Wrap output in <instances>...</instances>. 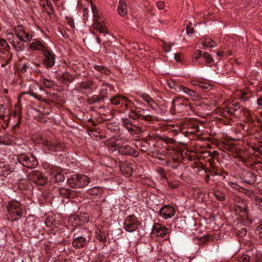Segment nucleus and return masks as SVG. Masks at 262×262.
Instances as JSON below:
<instances>
[{"label": "nucleus", "instance_id": "obj_11", "mask_svg": "<svg viewBox=\"0 0 262 262\" xmlns=\"http://www.w3.org/2000/svg\"><path fill=\"white\" fill-rule=\"evenodd\" d=\"M14 31L17 37L20 40L25 42L29 41L32 37L31 35L25 31L24 27L21 25L16 26L14 29Z\"/></svg>", "mask_w": 262, "mask_h": 262}, {"label": "nucleus", "instance_id": "obj_8", "mask_svg": "<svg viewBox=\"0 0 262 262\" xmlns=\"http://www.w3.org/2000/svg\"><path fill=\"white\" fill-rule=\"evenodd\" d=\"M68 221L73 226H75L76 225H82L88 223L89 219L88 214L86 213H83L80 214L71 215Z\"/></svg>", "mask_w": 262, "mask_h": 262}, {"label": "nucleus", "instance_id": "obj_6", "mask_svg": "<svg viewBox=\"0 0 262 262\" xmlns=\"http://www.w3.org/2000/svg\"><path fill=\"white\" fill-rule=\"evenodd\" d=\"M17 201H11L8 206V211L13 221L18 220L22 216L23 210L19 207Z\"/></svg>", "mask_w": 262, "mask_h": 262}, {"label": "nucleus", "instance_id": "obj_19", "mask_svg": "<svg viewBox=\"0 0 262 262\" xmlns=\"http://www.w3.org/2000/svg\"><path fill=\"white\" fill-rule=\"evenodd\" d=\"M167 229L161 225H155L152 228V233L157 237H163L167 234Z\"/></svg>", "mask_w": 262, "mask_h": 262}, {"label": "nucleus", "instance_id": "obj_51", "mask_svg": "<svg viewBox=\"0 0 262 262\" xmlns=\"http://www.w3.org/2000/svg\"><path fill=\"white\" fill-rule=\"evenodd\" d=\"M171 45H166L163 47L164 51L165 52H170L171 51Z\"/></svg>", "mask_w": 262, "mask_h": 262}, {"label": "nucleus", "instance_id": "obj_53", "mask_svg": "<svg viewBox=\"0 0 262 262\" xmlns=\"http://www.w3.org/2000/svg\"><path fill=\"white\" fill-rule=\"evenodd\" d=\"M242 96L239 97V99L242 101H246L248 99V97L246 96V93H243Z\"/></svg>", "mask_w": 262, "mask_h": 262}, {"label": "nucleus", "instance_id": "obj_20", "mask_svg": "<svg viewBox=\"0 0 262 262\" xmlns=\"http://www.w3.org/2000/svg\"><path fill=\"white\" fill-rule=\"evenodd\" d=\"M47 48V47L45 45V44L39 40L34 39L29 44V49L33 51L39 50L43 52Z\"/></svg>", "mask_w": 262, "mask_h": 262}, {"label": "nucleus", "instance_id": "obj_43", "mask_svg": "<svg viewBox=\"0 0 262 262\" xmlns=\"http://www.w3.org/2000/svg\"><path fill=\"white\" fill-rule=\"evenodd\" d=\"M97 191H98V187H95L89 191V194L90 195H97Z\"/></svg>", "mask_w": 262, "mask_h": 262}, {"label": "nucleus", "instance_id": "obj_23", "mask_svg": "<svg viewBox=\"0 0 262 262\" xmlns=\"http://www.w3.org/2000/svg\"><path fill=\"white\" fill-rule=\"evenodd\" d=\"M147 111V110H145L140 107H138L136 109V114L138 116H140L142 118V119L148 121H151L153 120V117H152L151 115H144V114H145V112Z\"/></svg>", "mask_w": 262, "mask_h": 262}, {"label": "nucleus", "instance_id": "obj_26", "mask_svg": "<svg viewBox=\"0 0 262 262\" xmlns=\"http://www.w3.org/2000/svg\"><path fill=\"white\" fill-rule=\"evenodd\" d=\"M10 43L16 52H20L24 50V46L23 43L18 40L17 37L14 40H13V41H11Z\"/></svg>", "mask_w": 262, "mask_h": 262}, {"label": "nucleus", "instance_id": "obj_37", "mask_svg": "<svg viewBox=\"0 0 262 262\" xmlns=\"http://www.w3.org/2000/svg\"><path fill=\"white\" fill-rule=\"evenodd\" d=\"M54 178H55V181L56 182H63L65 179L64 176L62 173H59V172L55 174Z\"/></svg>", "mask_w": 262, "mask_h": 262}, {"label": "nucleus", "instance_id": "obj_36", "mask_svg": "<svg viewBox=\"0 0 262 262\" xmlns=\"http://www.w3.org/2000/svg\"><path fill=\"white\" fill-rule=\"evenodd\" d=\"M180 156L182 159L184 160L187 159L189 161H192L195 159V156L194 155H188L186 153H185V154L182 153Z\"/></svg>", "mask_w": 262, "mask_h": 262}, {"label": "nucleus", "instance_id": "obj_1", "mask_svg": "<svg viewBox=\"0 0 262 262\" xmlns=\"http://www.w3.org/2000/svg\"><path fill=\"white\" fill-rule=\"evenodd\" d=\"M99 106V140L104 138H112L111 133L116 132L115 126L108 122L113 117L110 109L104 110Z\"/></svg>", "mask_w": 262, "mask_h": 262}, {"label": "nucleus", "instance_id": "obj_18", "mask_svg": "<svg viewBox=\"0 0 262 262\" xmlns=\"http://www.w3.org/2000/svg\"><path fill=\"white\" fill-rule=\"evenodd\" d=\"M172 107L174 110H176L178 106L183 105V106H190V103L188 99L183 96H179L175 98L172 101Z\"/></svg>", "mask_w": 262, "mask_h": 262}, {"label": "nucleus", "instance_id": "obj_22", "mask_svg": "<svg viewBox=\"0 0 262 262\" xmlns=\"http://www.w3.org/2000/svg\"><path fill=\"white\" fill-rule=\"evenodd\" d=\"M74 239L72 242L74 247L80 248L84 246L86 244V239L82 236H76V234L74 235Z\"/></svg>", "mask_w": 262, "mask_h": 262}, {"label": "nucleus", "instance_id": "obj_50", "mask_svg": "<svg viewBox=\"0 0 262 262\" xmlns=\"http://www.w3.org/2000/svg\"><path fill=\"white\" fill-rule=\"evenodd\" d=\"M209 236L210 235L209 234H207L205 236H203L201 237L200 241L201 243H204L206 241H207V240L209 239Z\"/></svg>", "mask_w": 262, "mask_h": 262}, {"label": "nucleus", "instance_id": "obj_14", "mask_svg": "<svg viewBox=\"0 0 262 262\" xmlns=\"http://www.w3.org/2000/svg\"><path fill=\"white\" fill-rule=\"evenodd\" d=\"M256 176L252 171H245L240 175L241 179L248 184H253L256 181Z\"/></svg>", "mask_w": 262, "mask_h": 262}, {"label": "nucleus", "instance_id": "obj_35", "mask_svg": "<svg viewBox=\"0 0 262 262\" xmlns=\"http://www.w3.org/2000/svg\"><path fill=\"white\" fill-rule=\"evenodd\" d=\"M41 82L43 86L46 88H51L53 85V82L49 79H41Z\"/></svg>", "mask_w": 262, "mask_h": 262}, {"label": "nucleus", "instance_id": "obj_2", "mask_svg": "<svg viewBox=\"0 0 262 262\" xmlns=\"http://www.w3.org/2000/svg\"><path fill=\"white\" fill-rule=\"evenodd\" d=\"M182 134L185 137L193 136L201 132L198 121L193 118H189L184 120L180 127Z\"/></svg>", "mask_w": 262, "mask_h": 262}, {"label": "nucleus", "instance_id": "obj_4", "mask_svg": "<svg viewBox=\"0 0 262 262\" xmlns=\"http://www.w3.org/2000/svg\"><path fill=\"white\" fill-rule=\"evenodd\" d=\"M242 111L245 114H249V111L247 108L245 107L241 108L240 103L236 102L230 106L226 107L223 109L222 113L223 116L226 118H227V115L237 117L241 115Z\"/></svg>", "mask_w": 262, "mask_h": 262}, {"label": "nucleus", "instance_id": "obj_38", "mask_svg": "<svg viewBox=\"0 0 262 262\" xmlns=\"http://www.w3.org/2000/svg\"><path fill=\"white\" fill-rule=\"evenodd\" d=\"M99 74H104V75H107L110 74V70L106 67L99 66Z\"/></svg>", "mask_w": 262, "mask_h": 262}, {"label": "nucleus", "instance_id": "obj_46", "mask_svg": "<svg viewBox=\"0 0 262 262\" xmlns=\"http://www.w3.org/2000/svg\"><path fill=\"white\" fill-rule=\"evenodd\" d=\"M164 141L166 144H172L174 143L176 141L174 139L171 138H166L164 139Z\"/></svg>", "mask_w": 262, "mask_h": 262}, {"label": "nucleus", "instance_id": "obj_29", "mask_svg": "<svg viewBox=\"0 0 262 262\" xmlns=\"http://www.w3.org/2000/svg\"><path fill=\"white\" fill-rule=\"evenodd\" d=\"M126 4L120 1V5L118 8V12L121 16H124L126 13Z\"/></svg>", "mask_w": 262, "mask_h": 262}, {"label": "nucleus", "instance_id": "obj_25", "mask_svg": "<svg viewBox=\"0 0 262 262\" xmlns=\"http://www.w3.org/2000/svg\"><path fill=\"white\" fill-rule=\"evenodd\" d=\"M59 192V194L62 196H69V195H74V191L66 188H57L55 189Z\"/></svg>", "mask_w": 262, "mask_h": 262}, {"label": "nucleus", "instance_id": "obj_52", "mask_svg": "<svg viewBox=\"0 0 262 262\" xmlns=\"http://www.w3.org/2000/svg\"><path fill=\"white\" fill-rule=\"evenodd\" d=\"M174 59L177 62H182L181 55L178 53H177L174 55Z\"/></svg>", "mask_w": 262, "mask_h": 262}, {"label": "nucleus", "instance_id": "obj_5", "mask_svg": "<svg viewBox=\"0 0 262 262\" xmlns=\"http://www.w3.org/2000/svg\"><path fill=\"white\" fill-rule=\"evenodd\" d=\"M45 149L50 152L61 151L63 148L62 143L57 139L54 138H48L42 142Z\"/></svg>", "mask_w": 262, "mask_h": 262}, {"label": "nucleus", "instance_id": "obj_16", "mask_svg": "<svg viewBox=\"0 0 262 262\" xmlns=\"http://www.w3.org/2000/svg\"><path fill=\"white\" fill-rule=\"evenodd\" d=\"M99 43H100V36L102 35L106 37L107 39L111 36V34L107 28V24L103 20H101L99 16Z\"/></svg>", "mask_w": 262, "mask_h": 262}, {"label": "nucleus", "instance_id": "obj_42", "mask_svg": "<svg viewBox=\"0 0 262 262\" xmlns=\"http://www.w3.org/2000/svg\"><path fill=\"white\" fill-rule=\"evenodd\" d=\"M124 126L129 132H133L134 130V129L132 128V124L129 122L125 121L124 122Z\"/></svg>", "mask_w": 262, "mask_h": 262}, {"label": "nucleus", "instance_id": "obj_15", "mask_svg": "<svg viewBox=\"0 0 262 262\" xmlns=\"http://www.w3.org/2000/svg\"><path fill=\"white\" fill-rule=\"evenodd\" d=\"M201 57L205 59L207 63H211L213 62V59L209 54L207 52L202 54V51L200 50H196L192 56L193 60H195V61H196Z\"/></svg>", "mask_w": 262, "mask_h": 262}, {"label": "nucleus", "instance_id": "obj_44", "mask_svg": "<svg viewBox=\"0 0 262 262\" xmlns=\"http://www.w3.org/2000/svg\"><path fill=\"white\" fill-rule=\"evenodd\" d=\"M156 5L159 9L162 10L164 8L165 4L163 2L159 1L157 3Z\"/></svg>", "mask_w": 262, "mask_h": 262}, {"label": "nucleus", "instance_id": "obj_12", "mask_svg": "<svg viewBox=\"0 0 262 262\" xmlns=\"http://www.w3.org/2000/svg\"><path fill=\"white\" fill-rule=\"evenodd\" d=\"M175 209L169 205L163 206L159 211L160 216L164 219H168L172 217L175 214Z\"/></svg>", "mask_w": 262, "mask_h": 262}, {"label": "nucleus", "instance_id": "obj_55", "mask_svg": "<svg viewBox=\"0 0 262 262\" xmlns=\"http://www.w3.org/2000/svg\"><path fill=\"white\" fill-rule=\"evenodd\" d=\"M257 103L258 105H262V97H260L257 99Z\"/></svg>", "mask_w": 262, "mask_h": 262}, {"label": "nucleus", "instance_id": "obj_64", "mask_svg": "<svg viewBox=\"0 0 262 262\" xmlns=\"http://www.w3.org/2000/svg\"><path fill=\"white\" fill-rule=\"evenodd\" d=\"M99 164H102V163L100 162V161H99Z\"/></svg>", "mask_w": 262, "mask_h": 262}, {"label": "nucleus", "instance_id": "obj_3", "mask_svg": "<svg viewBox=\"0 0 262 262\" xmlns=\"http://www.w3.org/2000/svg\"><path fill=\"white\" fill-rule=\"evenodd\" d=\"M68 182L71 187L82 188L88 185L90 179L85 175L74 174L68 178Z\"/></svg>", "mask_w": 262, "mask_h": 262}, {"label": "nucleus", "instance_id": "obj_30", "mask_svg": "<svg viewBox=\"0 0 262 262\" xmlns=\"http://www.w3.org/2000/svg\"><path fill=\"white\" fill-rule=\"evenodd\" d=\"M182 162V159L181 157V156H177V158H174L172 159V161L170 162V165L171 167L174 169L177 168L179 166L180 163Z\"/></svg>", "mask_w": 262, "mask_h": 262}, {"label": "nucleus", "instance_id": "obj_48", "mask_svg": "<svg viewBox=\"0 0 262 262\" xmlns=\"http://www.w3.org/2000/svg\"><path fill=\"white\" fill-rule=\"evenodd\" d=\"M130 152V155L134 157H138L139 155V152L137 150H134L132 147Z\"/></svg>", "mask_w": 262, "mask_h": 262}, {"label": "nucleus", "instance_id": "obj_60", "mask_svg": "<svg viewBox=\"0 0 262 262\" xmlns=\"http://www.w3.org/2000/svg\"><path fill=\"white\" fill-rule=\"evenodd\" d=\"M92 10H93V13H94V16H95V13H94V8L93 6H92Z\"/></svg>", "mask_w": 262, "mask_h": 262}, {"label": "nucleus", "instance_id": "obj_27", "mask_svg": "<svg viewBox=\"0 0 262 262\" xmlns=\"http://www.w3.org/2000/svg\"><path fill=\"white\" fill-rule=\"evenodd\" d=\"M167 85L171 89L174 90L176 92L181 91L183 85H179L176 81L173 80H169L167 81Z\"/></svg>", "mask_w": 262, "mask_h": 262}, {"label": "nucleus", "instance_id": "obj_31", "mask_svg": "<svg viewBox=\"0 0 262 262\" xmlns=\"http://www.w3.org/2000/svg\"><path fill=\"white\" fill-rule=\"evenodd\" d=\"M181 91L184 92L192 98H195L197 96L196 93L194 91L183 85L182 86Z\"/></svg>", "mask_w": 262, "mask_h": 262}, {"label": "nucleus", "instance_id": "obj_24", "mask_svg": "<svg viewBox=\"0 0 262 262\" xmlns=\"http://www.w3.org/2000/svg\"><path fill=\"white\" fill-rule=\"evenodd\" d=\"M118 152L122 155L130 156L132 147L129 145L119 146L118 148Z\"/></svg>", "mask_w": 262, "mask_h": 262}, {"label": "nucleus", "instance_id": "obj_34", "mask_svg": "<svg viewBox=\"0 0 262 262\" xmlns=\"http://www.w3.org/2000/svg\"><path fill=\"white\" fill-rule=\"evenodd\" d=\"M100 90L101 91L99 92V103L101 100L104 99L107 94V90L104 86H103V88H102Z\"/></svg>", "mask_w": 262, "mask_h": 262}, {"label": "nucleus", "instance_id": "obj_33", "mask_svg": "<svg viewBox=\"0 0 262 262\" xmlns=\"http://www.w3.org/2000/svg\"><path fill=\"white\" fill-rule=\"evenodd\" d=\"M62 78L63 81L70 82L74 79V77L69 72H66L62 73Z\"/></svg>", "mask_w": 262, "mask_h": 262}, {"label": "nucleus", "instance_id": "obj_40", "mask_svg": "<svg viewBox=\"0 0 262 262\" xmlns=\"http://www.w3.org/2000/svg\"><path fill=\"white\" fill-rule=\"evenodd\" d=\"M6 38L8 41L10 42L14 40L17 37H15L13 33H8L6 35Z\"/></svg>", "mask_w": 262, "mask_h": 262}, {"label": "nucleus", "instance_id": "obj_63", "mask_svg": "<svg viewBox=\"0 0 262 262\" xmlns=\"http://www.w3.org/2000/svg\"><path fill=\"white\" fill-rule=\"evenodd\" d=\"M105 48V47H104V48H103V52H105V49H104Z\"/></svg>", "mask_w": 262, "mask_h": 262}, {"label": "nucleus", "instance_id": "obj_47", "mask_svg": "<svg viewBox=\"0 0 262 262\" xmlns=\"http://www.w3.org/2000/svg\"><path fill=\"white\" fill-rule=\"evenodd\" d=\"M194 32V29L190 26H187L186 27V32L187 34L189 35H191L193 34Z\"/></svg>", "mask_w": 262, "mask_h": 262}, {"label": "nucleus", "instance_id": "obj_62", "mask_svg": "<svg viewBox=\"0 0 262 262\" xmlns=\"http://www.w3.org/2000/svg\"><path fill=\"white\" fill-rule=\"evenodd\" d=\"M217 54L218 56H221L222 55V53H218Z\"/></svg>", "mask_w": 262, "mask_h": 262}, {"label": "nucleus", "instance_id": "obj_59", "mask_svg": "<svg viewBox=\"0 0 262 262\" xmlns=\"http://www.w3.org/2000/svg\"><path fill=\"white\" fill-rule=\"evenodd\" d=\"M219 200H220V201H223V200L224 198L221 197V198H219Z\"/></svg>", "mask_w": 262, "mask_h": 262}, {"label": "nucleus", "instance_id": "obj_61", "mask_svg": "<svg viewBox=\"0 0 262 262\" xmlns=\"http://www.w3.org/2000/svg\"><path fill=\"white\" fill-rule=\"evenodd\" d=\"M103 81V79H100V76L99 75V82Z\"/></svg>", "mask_w": 262, "mask_h": 262}, {"label": "nucleus", "instance_id": "obj_49", "mask_svg": "<svg viewBox=\"0 0 262 262\" xmlns=\"http://www.w3.org/2000/svg\"><path fill=\"white\" fill-rule=\"evenodd\" d=\"M247 230L245 228H243L241 229V230L239 231L238 235L240 236H245L246 234Z\"/></svg>", "mask_w": 262, "mask_h": 262}, {"label": "nucleus", "instance_id": "obj_54", "mask_svg": "<svg viewBox=\"0 0 262 262\" xmlns=\"http://www.w3.org/2000/svg\"><path fill=\"white\" fill-rule=\"evenodd\" d=\"M109 143L107 142V140L105 141H101V143L99 142V149L103 147V145H108Z\"/></svg>", "mask_w": 262, "mask_h": 262}, {"label": "nucleus", "instance_id": "obj_57", "mask_svg": "<svg viewBox=\"0 0 262 262\" xmlns=\"http://www.w3.org/2000/svg\"><path fill=\"white\" fill-rule=\"evenodd\" d=\"M0 144H6L3 141V139L2 138H0Z\"/></svg>", "mask_w": 262, "mask_h": 262}, {"label": "nucleus", "instance_id": "obj_28", "mask_svg": "<svg viewBox=\"0 0 262 262\" xmlns=\"http://www.w3.org/2000/svg\"><path fill=\"white\" fill-rule=\"evenodd\" d=\"M195 85H197L200 90H202L205 92H207L211 89V85L206 82H198Z\"/></svg>", "mask_w": 262, "mask_h": 262}, {"label": "nucleus", "instance_id": "obj_39", "mask_svg": "<svg viewBox=\"0 0 262 262\" xmlns=\"http://www.w3.org/2000/svg\"><path fill=\"white\" fill-rule=\"evenodd\" d=\"M250 259L249 256L247 255H243L241 257H239L238 259V262H249Z\"/></svg>", "mask_w": 262, "mask_h": 262}, {"label": "nucleus", "instance_id": "obj_9", "mask_svg": "<svg viewBox=\"0 0 262 262\" xmlns=\"http://www.w3.org/2000/svg\"><path fill=\"white\" fill-rule=\"evenodd\" d=\"M18 161L22 165L29 168H34L38 165L37 160L33 156L23 155L18 158Z\"/></svg>", "mask_w": 262, "mask_h": 262}, {"label": "nucleus", "instance_id": "obj_17", "mask_svg": "<svg viewBox=\"0 0 262 262\" xmlns=\"http://www.w3.org/2000/svg\"><path fill=\"white\" fill-rule=\"evenodd\" d=\"M110 102L114 105H121V107H127L126 101L127 99L121 95H117L108 98Z\"/></svg>", "mask_w": 262, "mask_h": 262}, {"label": "nucleus", "instance_id": "obj_13", "mask_svg": "<svg viewBox=\"0 0 262 262\" xmlns=\"http://www.w3.org/2000/svg\"><path fill=\"white\" fill-rule=\"evenodd\" d=\"M30 177L33 182L38 185L43 186L47 181V178L38 171H35Z\"/></svg>", "mask_w": 262, "mask_h": 262}, {"label": "nucleus", "instance_id": "obj_41", "mask_svg": "<svg viewBox=\"0 0 262 262\" xmlns=\"http://www.w3.org/2000/svg\"><path fill=\"white\" fill-rule=\"evenodd\" d=\"M191 108V105L190 106H183V105H180V106H178L177 107V109L176 110H178L180 112H182V111H187L188 108Z\"/></svg>", "mask_w": 262, "mask_h": 262}, {"label": "nucleus", "instance_id": "obj_32", "mask_svg": "<svg viewBox=\"0 0 262 262\" xmlns=\"http://www.w3.org/2000/svg\"><path fill=\"white\" fill-rule=\"evenodd\" d=\"M202 45L204 47L213 48L216 46V43L210 38H205L202 43Z\"/></svg>", "mask_w": 262, "mask_h": 262}, {"label": "nucleus", "instance_id": "obj_58", "mask_svg": "<svg viewBox=\"0 0 262 262\" xmlns=\"http://www.w3.org/2000/svg\"><path fill=\"white\" fill-rule=\"evenodd\" d=\"M98 23H97V21H95V22L94 23V24H93L94 27L96 29H97V26H98Z\"/></svg>", "mask_w": 262, "mask_h": 262}, {"label": "nucleus", "instance_id": "obj_45", "mask_svg": "<svg viewBox=\"0 0 262 262\" xmlns=\"http://www.w3.org/2000/svg\"><path fill=\"white\" fill-rule=\"evenodd\" d=\"M0 46L3 47L4 48H7V47H9L8 44L5 39L0 40Z\"/></svg>", "mask_w": 262, "mask_h": 262}, {"label": "nucleus", "instance_id": "obj_56", "mask_svg": "<svg viewBox=\"0 0 262 262\" xmlns=\"http://www.w3.org/2000/svg\"><path fill=\"white\" fill-rule=\"evenodd\" d=\"M106 241V237L104 235H101L100 236L99 235V241Z\"/></svg>", "mask_w": 262, "mask_h": 262}, {"label": "nucleus", "instance_id": "obj_10", "mask_svg": "<svg viewBox=\"0 0 262 262\" xmlns=\"http://www.w3.org/2000/svg\"><path fill=\"white\" fill-rule=\"evenodd\" d=\"M42 52L44 56V59L43 60L44 65L48 68L53 67L55 63V55L52 51L49 50L47 47Z\"/></svg>", "mask_w": 262, "mask_h": 262}, {"label": "nucleus", "instance_id": "obj_7", "mask_svg": "<svg viewBox=\"0 0 262 262\" xmlns=\"http://www.w3.org/2000/svg\"><path fill=\"white\" fill-rule=\"evenodd\" d=\"M139 225L136 217L134 215L128 216L123 224L124 228L126 231L132 232L135 231Z\"/></svg>", "mask_w": 262, "mask_h": 262}, {"label": "nucleus", "instance_id": "obj_21", "mask_svg": "<svg viewBox=\"0 0 262 262\" xmlns=\"http://www.w3.org/2000/svg\"><path fill=\"white\" fill-rule=\"evenodd\" d=\"M142 99L145 101L149 106L153 110H156L158 108V104L150 97V96L146 94H143L141 95Z\"/></svg>", "mask_w": 262, "mask_h": 262}]
</instances>
